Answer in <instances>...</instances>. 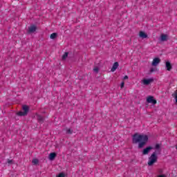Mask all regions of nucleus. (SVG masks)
Returning a JSON list of instances; mask_svg holds the SVG:
<instances>
[{
  "instance_id": "1",
  "label": "nucleus",
  "mask_w": 177,
  "mask_h": 177,
  "mask_svg": "<svg viewBox=\"0 0 177 177\" xmlns=\"http://www.w3.org/2000/svg\"><path fill=\"white\" fill-rule=\"evenodd\" d=\"M149 142V136L146 134L135 133L133 136V143H138V149H142Z\"/></svg>"
},
{
  "instance_id": "2",
  "label": "nucleus",
  "mask_w": 177,
  "mask_h": 177,
  "mask_svg": "<svg viewBox=\"0 0 177 177\" xmlns=\"http://www.w3.org/2000/svg\"><path fill=\"white\" fill-rule=\"evenodd\" d=\"M158 158L157 154H156V153H153L149 158L148 165L151 167V165H153L155 162H157Z\"/></svg>"
},
{
  "instance_id": "3",
  "label": "nucleus",
  "mask_w": 177,
  "mask_h": 177,
  "mask_svg": "<svg viewBox=\"0 0 177 177\" xmlns=\"http://www.w3.org/2000/svg\"><path fill=\"white\" fill-rule=\"evenodd\" d=\"M22 110H23V111H19L17 113V115L24 116V115H27V114H28V106L24 105L22 106Z\"/></svg>"
},
{
  "instance_id": "4",
  "label": "nucleus",
  "mask_w": 177,
  "mask_h": 177,
  "mask_svg": "<svg viewBox=\"0 0 177 177\" xmlns=\"http://www.w3.org/2000/svg\"><path fill=\"white\" fill-rule=\"evenodd\" d=\"M156 153V154H160L161 153V144H156L153 147H152Z\"/></svg>"
},
{
  "instance_id": "5",
  "label": "nucleus",
  "mask_w": 177,
  "mask_h": 177,
  "mask_svg": "<svg viewBox=\"0 0 177 177\" xmlns=\"http://www.w3.org/2000/svg\"><path fill=\"white\" fill-rule=\"evenodd\" d=\"M160 63H161V59L158 57H155L152 61L151 66L153 67H157Z\"/></svg>"
},
{
  "instance_id": "6",
  "label": "nucleus",
  "mask_w": 177,
  "mask_h": 177,
  "mask_svg": "<svg viewBox=\"0 0 177 177\" xmlns=\"http://www.w3.org/2000/svg\"><path fill=\"white\" fill-rule=\"evenodd\" d=\"M153 81H154V80L153 78L143 79L141 81V84H142V85H150V84H151V82H153Z\"/></svg>"
},
{
  "instance_id": "7",
  "label": "nucleus",
  "mask_w": 177,
  "mask_h": 177,
  "mask_svg": "<svg viewBox=\"0 0 177 177\" xmlns=\"http://www.w3.org/2000/svg\"><path fill=\"white\" fill-rule=\"evenodd\" d=\"M147 103H151L152 104H157V101L156 100H154V97L153 96H149L147 98Z\"/></svg>"
},
{
  "instance_id": "8",
  "label": "nucleus",
  "mask_w": 177,
  "mask_h": 177,
  "mask_svg": "<svg viewBox=\"0 0 177 177\" xmlns=\"http://www.w3.org/2000/svg\"><path fill=\"white\" fill-rule=\"evenodd\" d=\"M151 150H153V147H147L142 150V154L144 156H146V155L149 154V153H150V151Z\"/></svg>"
},
{
  "instance_id": "9",
  "label": "nucleus",
  "mask_w": 177,
  "mask_h": 177,
  "mask_svg": "<svg viewBox=\"0 0 177 177\" xmlns=\"http://www.w3.org/2000/svg\"><path fill=\"white\" fill-rule=\"evenodd\" d=\"M165 67L167 71H171V70H172V65L171 64V62H169V61H167L165 62Z\"/></svg>"
},
{
  "instance_id": "10",
  "label": "nucleus",
  "mask_w": 177,
  "mask_h": 177,
  "mask_svg": "<svg viewBox=\"0 0 177 177\" xmlns=\"http://www.w3.org/2000/svg\"><path fill=\"white\" fill-rule=\"evenodd\" d=\"M29 32H35L37 31V26L32 25L28 28Z\"/></svg>"
},
{
  "instance_id": "11",
  "label": "nucleus",
  "mask_w": 177,
  "mask_h": 177,
  "mask_svg": "<svg viewBox=\"0 0 177 177\" xmlns=\"http://www.w3.org/2000/svg\"><path fill=\"white\" fill-rule=\"evenodd\" d=\"M118 62H115L112 66V68L111 69V71H112V73H114V71H115L117 68H118Z\"/></svg>"
},
{
  "instance_id": "12",
  "label": "nucleus",
  "mask_w": 177,
  "mask_h": 177,
  "mask_svg": "<svg viewBox=\"0 0 177 177\" xmlns=\"http://www.w3.org/2000/svg\"><path fill=\"white\" fill-rule=\"evenodd\" d=\"M48 158L50 161H53V160H55V158H56V153H55V152L50 153L49 154Z\"/></svg>"
},
{
  "instance_id": "13",
  "label": "nucleus",
  "mask_w": 177,
  "mask_h": 177,
  "mask_svg": "<svg viewBox=\"0 0 177 177\" xmlns=\"http://www.w3.org/2000/svg\"><path fill=\"white\" fill-rule=\"evenodd\" d=\"M139 37L140 38H142V39H145V38H147V34H146V32H145L143 31H140L139 32Z\"/></svg>"
},
{
  "instance_id": "14",
  "label": "nucleus",
  "mask_w": 177,
  "mask_h": 177,
  "mask_svg": "<svg viewBox=\"0 0 177 177\" xmlns=\"http://www.w3.org/2000/svg\"><path fill=\"white\" fill-rule=\"evenodd\" d=\"M160 41H162V42L168 41V36L167 35L162 34L160 35Z\"/></svg>"
},
{
  "instance_id": "15",
  "label": "nucleus",
  "mask_w": 177,
  "mask_h": 177,
  "mask_svg": "<svg viewBox=\"0 0 177 177\" xmlns=\"http://www.w3.org/2000/svg\"><path fill=\"white\" fill-rule=\"evenodd\" d=\"M36 118L38 120L39 122H44V118L41 115H36Z\"/></svg>"
},
{
  "instance_id": "16",
  "label": "nucleus",
  "mask_w": 177,
  "mask_h": 177,
  "mask_svg": "<svg viewBox=\"0 0 177 177\" xmlns=\"http://www.w3.org/2000/svg\"><path fill=\"white\" fill-rule=\"evenodd\" d=\"M57 37V33H52L50 36V39H55Z\"/></svg>"
},
{
  "instance_id": "17",
  "label": "nucleus",
  "mask_w": 177,
  "mask_h": 177,
  "mask_svg": "<svg viewBox=\"0 0 177 177\" xmlns=\"http://www.w3.org/2000/svg\"><path fill=\"white\" fill-rule=\"evenodd\" d=\"M32 164H34V165H37V164H38V162H39V160H38V159L35 158L32 160Z\"/></svg>"
},
{
  "instance_id": "18",
  "label": "nucleus",
  "mask_w": 177,
  "mask_h": 177,
  "mask_svg": "<svg viewBox=\"0 0 177 177\" xmlns=\"http://www.w3.org/2000/svg\"><path fill=\"white\" fill-rule=\"evenodd\" d=\"M68 56V53H65L64 55L62 56V59L64 60L67 59V57Z\"/></svg>"
},
{
  "instance_id": "19",
  "label": "nucleus",
  "mask_w": 177,
  "mask_h": 177,
  "mask_svg": "<svg viewBox=\"0 0 177 177\" xmlns=\"http://www.w3.org/2000/svg\"><path fill=\"white\" fill-rule=\"evenodd\" d=\"M93 71H94V73H99V68L97 66H95L93 68Z\"/></svg>"
},
{
  "instance_id": "20",
  "label": "nucleus",
  "mask_w": 177,
  "mask_h": 177,
  "mask_svg": "<svg viewBox=\"0 0 177 177\" xmlns=\"http://www.w3.org/2000/svg\"><path fill=\"white\" fill-rule=\"evenodd\" d=\"M66 133H73V131H71V129H67Z\"/></svg>"
},
{
  "instance_id": "21",
  "label": "nucleus",
  "mask_w": 177,
  "mask_h": 177,
  "mask_svg": "<svg viewBox=\"0 0 177 177\" xmlns=\"http://www.w3.org/2000/svg\"><path fill=\"white\" fill-rule=\"evenodd\" d=\"M125 86V82H122L120 84V88L121 89H122V88H124V86Z\"/></svg>"
},
{
  "instance_id": "22",
  "label": "nucleus",
  "mask_w": 177,
  "mask_h": 177,
  "mask_svg": "<svg viewBox=\"0 0 177 177\" xmlns=\"http://www.w3.org/2000/svg\"><path fill=\"white\" fill-rule=\"evenodd\" d=\"M57 177H64V174L60 173Z\"/></svg>"
},
{
  "instance_id": "23",
  "label": "nucleus",
  "mask_w": 177,
  "mask_h": 177,
  "mask_svg": "<svg viewBox=\"0 0 177 177\" xmlns=\"http://www.w3.org/2000/svg\"><path fill=\"white\" fill-rule=\"evenodd\" d=\"M123 80H128V75H125V76L123 77Z\"/></svg>"
},
{
  "instance_id": "24",
  "label": "nucleus",
  "mask_w": 177,
  "mask_h": 177,
  "mask_svg": "<svg viewBox=\"0 0 177 177\" xmlns=\"http://www.w3.org/2000/svg\"><path fill=\"white\" fill-rule=\"evenodd\" d=\"M12 162V160L8 161V164H10Z\"/></svg>"
}]
</instances>
